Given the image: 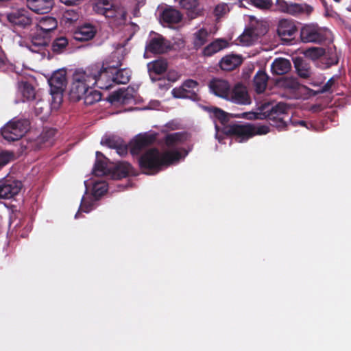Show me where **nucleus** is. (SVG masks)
I'll use <instances>...</instances> for the list:
<instances>
[{"label": "nucleus", "mask_w": 351, "mask_h": 351, "mask_svg": "<svg viewBox=\"0 0 351 351\" xmlns=\"http://www.w3.org/2000/svg\"><path fill=\"white\" fill-rule=\"evenodd\" d=\"M181 19L180 12L171 7L165 8L160 14V20L164 23H178Z\"/></svg>", "instance_id": "nucleus-25"}, {"label": "nucleus", "mask_w": 351, "mask_h": 351, "mask_svg": "<svg viewBox=\"0 0 351 351\" xmlns=\"http://www.w3.org/2000/svg\"><path fill=\"white\" fill-rule=\"evenodd\" d=\"M242 60L237 55L230 54L224 56L220 61V67L225 71H231L240 65Z\"/></svg>", "instance_id": "nucleus-27"}, {"label": "nucleus", "mask_w": 351, "mask_h": 351, "mask_svg": "<svg viewBox=\"0 0 351 351\" xmlns=\"http://www.w3.org/2000/svg\"><path fill=\"white\" fill-rule=\"evenodd\" d=\"M156 139L155 135H139L134 138L130 144V152L132 154H138L147 146L152 143Z\"/></svg>", "instance_id": "nucleus-21"}, {"label": "nucleus", "mask_w": 351, "mask_h": 351, "mask_svg": "<svg viewBox=\"0 0 351 351\" xmlns=\"http://www.w3.org/2000/svg\"><path fill=\"white\" fill-rule=\"evenodd\" d=\"M269 132L268 126L259 124H235L230 125L226 130V133L233 135L239 143L244 142L257 134H266Z\"/></svg>", "instance_id": "nucleus-6"}, {"label": "nucleus", "mask_w": 351, "mask_h": 351, "mask_svg": "<svg viewBox=\"0 0 351 351\" xmlns=\"http://www.w3.org/2000/svg\"><path fill=\"white\" fill-rule=\"evenodd\" d=\"M245 1L261 10L269 9L273 5L271 0H245Z\"/></svg>", "instance_id": "nucleus-38"}, {"label": "nucleus", "mask_w": 351, "mask_h": 351, "mask_svg": "<svg viewBox=\"0 0 351 351\" xmlns=\"http://www.w3.org/2000/svg\"><path fill=\"white\" fill-rule=\"evenodd\" d=\"M288 110L289 108L283 103H279L275 106H272L269 114V119L272 121L271 125L280 130L285 129L289 123L291 122Z\"/></svg>", "instance_id": "nucleus-10"}, {"label": "nucleus", "mask_w": 351, "mask_h": 351, "mask_svg": "<svg viewBox=\"0 0 351 351\" xmlns=\"http://www.w3.org/2000/svg\"><path fill=\"white\" fill-rule=\"evenodd\" d=\"M267 32V24L265 21L251 16L249 25L245 29L243 34L238 37L237 43L242 46L252 45Z\"/></svg>", "instance_id": "nucleus-5"}, {"label": "nucleus", "mask_w": 351, "mask_h": 351, "mask_svg": "<svg viewBox=\"0 0 351 351\" xmlns=\"http://www.w3.org/2000/svg\"><path fill=\"white\" fill-rule=\"evenodd\" d=\"M276 10L280 12L288 14L309 15L313 12V7L305 3H288L285 0H276Z\"/></svg>", "instance_id": "nucleus-11"}, {"label": "nucleus", "mask_w": 351, "mask_h": 351, "mask_svg": "<svg viewBox=\"0 0 351 351\" xmlns=\"http://www.w3.org/2000/svg\"><path fill=\"white\" fill-rule=\"evenodd\" d=\"M167 126L171 130H177L178 129V123L174 121L169 122L167 124Z\"/></svg>", "instance_id": "nucleus-53"}, {"label": "nucleus", "mask_w": 351, "mask_h": 351, "mask_svg": "<svg viewBox=\"0 0 351 351\" xmlns=\"http://www.w3.org/2000/svg\"><path fill=\"white\" fill-rule=\"evenodd\" d=\"M49 35L41 33L36 28L32 36L31 42L27 47L32 52L38 53L49 44Z\"/></svg>", "instance_id": "nucleus-17"}, {"label": "nucleus", "mask_w": 351, "mask_h": 351, "mask_svg": "<svg viewBox=\"0 0 351 351\" xmlns=\"http://www.w3.org/2000/svg\"><path fill=\"white\" fill-rule=\"evenodd\" d=\"M6 17L10 23L23 28L32 23L28 12L24 9L12 11L7 14Z\"/></svg>", "instance_id": "nucleus-16"}, {"label": "nucleus", "mask_w": 351, "mask_h": 351, "mask_svg": "<svg viewBox=\"0 0 351 351\" xmlns=\"http://www.w3.org/2000/svg\"><path fill=\"white\" fill-rule=\"evenodd\" d=\"M58 26V21L53 17L44 16L40 18L36 28L41 33L49 35Z\"/></svg>", "instance_id": "nucleus-23"}, {"label": "nucleus", "mask_w": 351, "mask_h": 351, "mask_svg": "<svg viewBox=\"0 0 351 351\" xmlns=\"http://www.w3.org/2000/svg\"><path fill=\"white\" fill-rule=\"evenodd\" d=\"M138 6H141L144 5L145 0H136Z\"/></svg>", "instance_id": "nucleus-56"}, {"label": "nucleus", "mask_w": 351, "mask_h": 351, "mask_svg": "<svg viewBox=\"0 0 351 351\" xmlns=\"http://www.w3.org/2000/svg\"><path fill=\"white\" fill-rule=\"evenodd\" d=\"M208 87L212 93L221 98L227 99L230 84L225 80L214 78L210 81Z\"/></svg>", "instance_id": "nucleus-18"}, {"label": "nucleus", "mask_w": 351, "mask_h": 351, "mask_svg": "<svg viewBox=\"0 0 351 351\" xmlns=\"http://www.w3.org/2000/svg\"><path fill=\"white\" fill-rule=\"evenodd\" d=\"M226 100L240 105H247L251 102L246 87L241 84H236L232 88L230 87Z\"/></svg>", "instance_id": "nucleus-13"}, {"label": "nucleus", "mask_w": 351, "mask_h": 351, "mask_svg": "<svg viewBox=\"0 0 351 351\" xmlns=\"http://www.w3.org/2000/svg\"><path fill=\"white\" fill-rule=\"evenodd\" d=\"M97 66L99 68L98 72L90 75L93 77L95 86L100 89H109L113 86L112 74L114 70L120 66V60H117L114 64L110 60L103 62H97L91 64L88 67Z\"/></svg>", "instance_id": "nucleus-4"}, {"label": "nucleus", "mask_w": 351, "mask_h": 351, "mask_svg": "<svg viewBox=\"0 0 351 351\" xmlns=\"http://www.w3.org/2000/svg\"><path fill=\"white\" fill-rule=\"evenodd\" d=\"M35 113L37 115H40L43 114L44 110L47 108V104L45 103L43 101H38L34 105Z\"/></svg>", "instance_id": "nucleus-49"}, {"label": "nucleus", "mask_w": 351, "mask_h": 351, "mask_svg": "<svg viewBox=\"0 0 351 351\" xmlns=\"http://www.w3.org/2000/svg\"><path fill=\"white\" fill-rule=\"evenodd\" d=\"M197 90V82L193 80H187L180 87L173 88L172 94L176 98L189 97L195 95Z\"/></svg>", "instance_id": "nucleus-20"}, {"label": "nucleus", "mask_w": 351, "mask_h": 351, "mask_svg": "<svg viewBox=\"0 0 351 351\" xmlns=\"http://www.w3.org/2000/svg\"><path fill=\"white\" fill-rule=\"evenodd\" d=\"M268 76L265 71H259L254 77L255 90L258 93H262L266 88Z\"/></svg>", "instance_id": "nucleus-32"}, {"label": "nucleus", "mask_w": 351, "mask_h": 351, "mask_svg": "<svg viewBox=\"0 0 351 351\" xmlns=\"http://www.w3.org/2000/svg\"><path fill=\"white\" fill-rule=\"evenodd\" d=\"M185 135L180 132L165 136V147L162 152L157 149H149L139 159L141 167L145 173L152 175L158 172L162 166L178 162L187 155L180 145L184 141Z\"/></svg>", "instance_id": "nucleus-1"}, {"label": "nucleus", "mask_w": 351, "mask_h": 351, "mask_svg": "<svg viewBox=\"0 0 351 351\" xmlns=\"http://www.w3.org/2000/svg\"><path fill=\"white\" fill-rule=\"evenodd\" d=\"M290 82H291V84L289 86L290 88H296L298 86V82L294 79H291Z\"/></svg>", "instance_id": "nucleus-54"}, {"label": "nucleus", "mask_w": 351, "mask_h": 351, "mask_svg": "<svg viewBox=\"0 0 351 351\" xmlns=\"http://www.w3.org/2000/svg\"><path fill=\"white\" fill-rule=\"evenodd\" d=\"M68 45V40L65 37H60L56 39L52 45V49L54 52H62Z\"/></svg>", "instance_id": "nucleus-39"}, {"label": "nucleus", "mask_w": 351, "mask_h": 351, "mask_svg": "<svg viewBox=\"0 0 351 351\" xmlns=\"http://www.w3.org/2000/svg\"><path fill=\"white\" fill-rule=\"evenodd\" d=\"M178 76L177 73H169L168 74V80L162 78L155 79L154 81H156V86H157L161 90H168L170 86L169 81L174 82L178 79Z\"/></svg>", "instance_id": "nucleus-37"}, {"label": "nucleus", "mask_w": 351, "mask_h": 351, "mask_svg": "<svg viewBox=\"0 0 351 351\" xmlns=\"http://www.w3.org/2000/svg\"><path fill=\"white\" fill-rule=\"evenodd\" d=\"M78 217H79V212H78V213H77L75 214V219H77Z\"/></svg>", "instance_id": "nucleus-58"}, {"label": "nucleus", "mask_w": 351, "mask_h": 351, "mask_svg": "<svg viewBox=\"0 0 351 351\" xmlns=\"http://www.w3.org/2000/svg\"><path fill=\"white\" fill-rule=\"evenodd\" d=\"M29 122L27 119H12L8 122L1 130L3 138L8 141L19 140L29 130Z\"/></svg>", "instance_id": "nucleus-7"}, {"label": "nucleus", "mask_w": 351, "mask_h": 351, "mask_svg": "<svg viewBox=\"0 0 351 351\" xmlns=\"http://www.w3.org/2000/svg\"><path fill=\"white\" fill-rule=\"evenodd\" d=\"M325 53V50L322 47H311L306 50L305 55L312 59H317Z\"/></svg>", "instance_id": "nucleus-41"}, {"label": "nucleus", "mask_w": 351, "mask_h": 351, "mask_svg": "<svg viewBox=\"0 0 351 351\" xmlns=\"http://www.w3.org/2000/svg\"><path fill=\"white\" fill-rule=\"evenodd\" d=\"M98 69L97 66L87 67L85 70L79 69L74 73L70 92L73 99H82L84 94L95 86V81L90 75L98 72Z\"/></svg>", "instance_id": "nucleus-2"}, {"label": "nucleus", "mask_w": 351, "mask_h": 351, "mask_svg": "<svg viewBox=\"0 0 351 351\" xmlns=\"http://www.w3.org/2000/svg\"><path fill=\"white\" fill-rule=\"evenodd\" d=\"M169 48V43L164 38L157 34L152 36L146 45V52L163 53Z\"/></svg>", "instance_id": "nucleus-15"}, {"label": "nucleus", "mask_w": 351, "mask_h": 351, "mask_svg": "<svg viewBox=\"0 0 351 351\" xmlns=\"http://www.w3.org/2000/svg\"><path fill=\"white\" fill-rule=\"evenodd\" d=\"M116 153L121 156H125L128 154V146L125 143H123V141L118 145L115 149Z\"/></svg>", "instance_id": "nucleus-50"}, {"label": "nucleus", "mask_w": 351, "mask_h": 351, "mask_svg": "<svg viewBox=\"0 0 351 351\" xmlns=\"http://www.w3.org/2000/svg\"><path fill=\"white\" fill-rule=\"evenodd\" d=\"M96 28L92 25L86 24L79 28L75 33V38L78 40H89L96 34Z\"/></svg>", "instance_id": "nucleus-26"}, {"label": "nucleus", "mask_w": 351, "mask_h": 351, "mask_svg": "<svg viewBox=\"0 0 351 351\" xmlns=\"http://www.w3.org/2000/svg\"><path fill=\"white\" fill-rule=\"evenodd\" d=\"M94 12L103 15L112 27H117L125 23L126 11L122 6L108 0H97L94 4Z\"/></svg>", "instance_id": "nucleus-3"}, {"label": "nucleus", "mask_w": 351, "mask_h": 351, "mask_svg": "<svg viewBox=\"0 0 351 351\" xmlns=\"http://www.w3.org/2000/svg\"><path fill=\"white\" fill-rule=\"evenodd\" d=\"M96 161L93 168V174L96 176H102L108 172L107 159L99 152H96Z\"/></svg>", "instance_id": "nucleus-28"}, {"label": "nucleus", "mask_w": 351, "mask_h": 351, "mask_svg": "<svg viewBox=\"0 0 351 351\" xmlns=\"http://www.w3.org/2000/svg\"><path fill=\"white\" fill-rule=\"evenodd\" d=\"M131 72L126 69L119 70H114L112 74L113 84H123L128 83L130 79Z\"/></svg>", "instance_id": "nucleus-33"}, {"label": "nucleus", "mask_w": 351, "mask_h": 351, "mask_svg": "<svg viewBox=\"0 0 351 351\" xmlns=\"http://www.w3.org/2000/svg\"><path fill=\"white\" fill-rule=\"evenodd\" d=\"M56 132V130L53 128L45 129L40 135V140L44 143L49 142L50 145L52 143L50 141L55 136Z\"/></svg>", "instance_id": "nucleus-44"}, {"label": "nucleus", "mask_w": 351, "mask_h": 351, "mask_svg": "<svg viewBox=\"0 0 351 351\" xmlns=\"http://www.w3.org/2000/svg\"><path fill=\"white\" fill-rule=\"evenodd\" d=\"M19 90L26 100L33 99L35 97V90L32 86L27 82H21L19 84Z\"/></svg>", "instance_id": "nucleus-35"}, {"label": "nucleus", "mask_w": 351, "mask_h": 351, "mask_svg": "<svg viewBox=\"0 0 351 351\" xmlns=\"http://www.w3.org/2000/svg\"><path fill=\"white\" fill-rule=\"evenodd\" d=\"M14 159V154L10 152L3 151L0 152V169L8 164Z\"/></svg>", "instance_id": "nucleus-43"}, {"label": "nucleus", "mask_w": 351, "mask_h": 351, "mask_svg": "<svg viewBox=\"0 0 351 351\" xmlns=\"http://www.w3.org/2000/svg\"><path fill=\"white\" fill-rule=\"evenodd\" d=\"M295 64V68L298 70V74L301 77L306 78L309 76L310 71L305 64H304L303 62L299 63L296 62Z\"/></svg>", "instance_id": "nucleus-46"}, {"label": "nucleus", "mask_w": 351, "mask_h": 351, "mask_svg": "<svg viewBox=\"0 0 351 351\" xmlns=\"http://www.w3.org/2000/svg\"><path fill=\"white\" fill-rule=\"evenodd\" d=\"M27 7L38 14L49 12L54 5V0H27Z\"/></svg>", "instance_id": "nucleus-22"}, {"label": "nucleus", "mask_w": 351, "mask_h": 351, "mask_svg": "<svg viewBox=\"0 0 351 351\" xmlns=\"http://www.w3.org/2000/svg\"><path fill=\"white\" fill-rule=\"evenodd\" d=\"M180 4L186 10H192L197 7V0H180Z\"/></svg>", "instance_id": "nucleus-48"}, {"label": "nucleus", "mask_w": 351, "mask_h": 351, "mask_svg": "<svg viewBox=\"0 0 351 351\" xmlns=\"http://www.w3.org/2000/svg\"><path fill=\"white\" fill-rule=\"evenodd\" d=\"M228 46V43L223 39H217L210 43L203 49V54L205 56H211L219 52Z\"/></svg>", "instance_id": "nucleus-29"}, {"label": "nucleus", "mask_w": 351, "mask_h": 351, "mask_svg": "<svg viewBox=\"0 0 351 351\" xmlns=\"http://www.w3.org/2000/svg\"><path fill=\"white\" fill-rule=\"evenodd\" d=\"M332 63H335L336 64V63H337V60H336L334 62H332Z\"/></svg>", "instance_id": "nucleus-59"}, {"label": "nucleus", "mask_w": 351, "mask_h": 351, "mask_svg": "<svg viewBox=\"0 0 351 351\" xmlns=\"http://www.w3.org/2000/svg\"><path fill=\"white\" fill-rule=\"evenodd\" d=\"M229 12V7L226 3L218 4L215 8V15L219 19L226 15Z\"/></svg>", "instance_id": "nucleus-45"}, {"label": "nucleus", "mask_w": 351, "mask_h": 351, "mask_svg": "<svg viewBox=\"0 0 351 351\" xmlns=\"http://www.w3.org/2000/svg\"><path fill=\"white\" fill-rule=\"evenodd\" d=\"M147 68L152 80H154L153 73L161 74L165 72L167 69V62L165 60L159 59L148 63Z\"/></svg>", "instance_id": "nucleus-30"}, {"label": "nucleus", "mask_w": 351, "mask_h": 351, "mask_svg": "<svg viewBox=\"0 0 351 351\" xmlns=\"http://www.w3.org/2000/svg\"><path fill=\"white\" fill-rule=\"evenodd\" d=\"M291 123L293 125H301V126H303V127H306L308 129H309L310 128L307 125L306 123L304 121H291Z\"/></svg>", "instance_id": "nucleus-52"}, {"label": "nucleus", "mask_w": 351, "mask_h": 351, "mask_svg": "<svg viewBox=\"0 0 351 351\" xmlns=\"http://www.w3.org/2000/svg\"><path fill=\"white\" fill-rule=\"evenodd\" d=\"M50 86V93L53 99L62 100V93L67 84L66 71L64 69H59L55 71L48 80Z\"/></svg>", "instance_id": "nucleus-12"}, {"label": "nucleus", "mask_w": 351, "mask_h": 351, "mask_svg": "<svg viewBox=\"0 0 351 351\" xmlns=\"http://www.w3.org/2000/svg\"><path fill=\"white\" fill-rule=\"evenodd\" d=\"M101 99V93L97 90H93V88H90L82 98V99H84L86 105H92L100 101Z\"/></svg>", "instance_id": "nucleus-36"}, {"label": "nucleus", "mask_w": 351, "mask_h": 351, "mask_svg": "<svg viewBox=\"0 0 351 351\" xmlns=\"http://www.w3.org/2000/svg\"><path fill=\"white\" fill-rule=\"evenodd\" d=\"M121 141L122 140H121L120 138H116L114 136H105L101 139V144L105 145L110 148L115 149Z\"/></svg>", "instance_id": "nucleus-42"}, {"label": "nucleus", "mask_w": 351, "mask_h": 351, "mask_svg": "<svg viewBox=\"0 0 351 351\" xmlns=\"http://www.w3.org/2000/svg\"><path fill=\"white\" fill-rule=\"evenodd\" d=\"M127 53V49L123 45H118L116 49L104 62H107L110 60V61L114 64L117 60H120L121 66L124 56Z\"/></svg>", "instance_id": "nucleus-34"}, {"label": "nucleus", "mask_w": 351, "mask_h": 351, "mask_svg": "<svg viewBox=\"0 0 351 351\" xmlns=\"http://www.w3.org/2000/svg\"><path fill=\"white\" fill-rule=\"evenodd\" d=\"M210 112L214 117L217 119L222 124L226 123L228 119V114L222 110L217 108H212L210 109Z\"/></svg>", "instance_id": "nucleus-40"}, {"label": "nucleus", "mask_w": 351, "mask_h": 351, "mask_svg": "<svg viewBox=\"0 0 351 351\" xmlns=\"http://www.w3.org/2000/svg\"><path fill=\"white\" fill-rule=\"evenodd\" d=\"M333 84H334V77H332L322 87V93H325V92L329 91Z\"/></svg>", "instance_id": "nucleus-51"}, {"label": "nucleus", "mask_w": 351, "mask_h": 351, "mask_svg": "<svg viewBox=\"0 0 351 351\" xmlns=\"http://www.w3.org/2000/svg\"><path fill=\"white\" fill-rule=\"evenodd\" d=\"M209 32L206 28H200L193 34V44L195 48L198 49L208 42Z\"/></svg>", "instance_id": "nucleus-31"}, {"label": "nucleus", "mask_w": 351, "mask_h": 351, "mask_svg": "<svg viewBox=\"0 0 351 351\" xmlns=\"http://www.w3.org/2000/svg\"><path fill=\"white\" fill-rule=\"evenodd\" d=\"M277 32L282 40H291L297 32V27L292 20L282 19L278 23Z\"/></svg>", "instance_id": "nucleus-19"}, {"label": "nucleus", "mask_w": 351, "mask_h": 351, "mask_svg": "<svg viewBox=\"0 0 351 351\" xmlns=\"http://www.w3.org/2000/svg\"><path fill=\"white\" fill-rule=\"evenodd\" d=\"M64 18L66 21L74 22L78 19L79 14L74 10H67L64 14Z\"/></svg>", "instance_id": "nucleus-47"}, {"label": "nucleus", "mask_w": 351, "mask_h": 351, "mask_svg": "<svg viewBox=\"0 0 351 351\" xmlns=\"http://www.w3.org/2000/svg\"><path fill=\"white\" fill-rule=\"evenodd\" d=\"M22 184L14 180L0 181V199H10L16 195L21 191Z\"/></svg>", "instance_id": "nucleus-14"}, {"label": "nucleus", "mask_w": 351, "mask_h": 351, "mask_svg": "<svg viewBox=\"0 0 351 351\" xmlns=\"http://www.w3.org/2000/svg\"><path fill=\"white\" fill-rule=\"evenodd\" d=\"M256 115L254 114V113H244L243 114V117L245 118H247V119H252V118H256Z\"/></svg>", "instance_id": "nucleus-55"}, {"label": "nucleus", "mask_w": 351, "mask_h": 351, "mask_svg": "<svg viewBox=\"0 0 351 351\" xmlns=\"http://www.w3.org/2000/svg\"><path fill=\"white\" fill-rule=\"evenodd\" d=\"M330 32L328 29L319 27L317 25H306L301 29L300 37L304 43H321L328 37Z\"/></svg>", "instance_id": "nucleus-8"}, {"label": "nucleus", "mask_w": 351, "mask_h": 351, "mask_svg": "<svg viewBox=\"0 0 351 351\" xmlns=\"http://www.w3.org/2000/svg\"><path fill=\"white\" fill-rule=\"evenodd\" d=\"M3 64V60L2 59V58L0 56V67L1 66V65Z\"/></svg>", "instance_id": "nucleus-57"}, {"label": "nucleus", "mask_w": 351, "mask_h": 351, "mask_svg": "<svg viewBox=\"0 0 351 351\" xmlns=\"http://www.w3.org/2000/svg\"><path fill=\"white\" fill-rule=\"evenodd\" d=\"M291 68L290 61L283 58L275 59L271 65V72L276 75H284L288 73Z\"/></svg>", "instance_id": "nucleus-24"}, {"label": "nucleus", "mask_w": 351, "mask_h": 351, "mask_svg": "<svg viewBox=\"0 0 351 351\" xmlns=\"http://www.w3.org/2000/svg\"><path fill=\"white\" fill-rule=\"evenodd\" d=\"M108 189V184L105 181H95L93 186L92 195L84 196L82 199L79 211L89 213L95 207V202L98 197L104 195Z\"/></svg>", "instance_id": "nucleus-9"}]
</instances>
